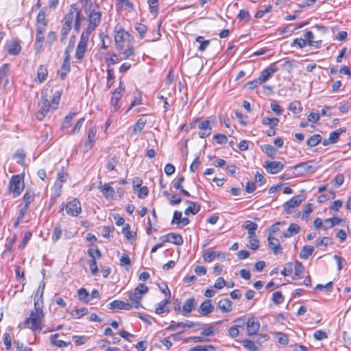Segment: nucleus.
Returning <instances> with one entry per match:
<instances>
[{
  "mask_svg": "<svg viewBox=\"0 0 351 351\" xmlns=\"http://www.w3.org/2000/svg\"><path fill=\"white\" fill-rule=\"evenodd\" d=\"M44 313L42 307L35 302L34 311H32L24 322L25 328L27 329H42L44 327Z\"/></svg>",
  "mask_w": 351,
  "mask_h": 351,
  "instance_id": "obj_1",
  "label": "nucleus"
},
{
  "mask_svg": "<svg viewBox=\"0 0 351 351\" xmlns=\"http://www.w3.org/2000/svg\"><path fill=\"white\" fill-rule=\"evenodd\" d=\"M148 291V287L143 283H141L133 291L128 292V296L131 302L132 308L134 307L136 309H138L141 306V301L143 296Z\"/></svg>",
  "mask_w": 351,
  "mask_h": 351,
  "instance_id": "obj_2",
  "label": "nucleus"
},
{
  "mask_svg": "<svg viewBox=\"0 0 351 351\" xmlns=\"http://www.w3.org/2000/svg\"><path fill=\"white\" fill-rule=\"evenodd\" d=\"M9 189L12 193L13 197L19 196L24 189L23 178L20 175H15L12 176L10 183Z\"/></svg>",
  "mask_w": 351,
  "mask_h": 351,
  "instance_id": "obj_3",
  "label": "nucleus"
},
{
  "mask_svg": "<svg viewBox=\"0 0 351 351\" xmlns=\"http://www.w3.org/2000/svg\"><path fill=\"white\" fill-rule=\"evenodd\" d=\"M126 36H129L128 32L122 29L121 27H115L114 43L115 48L118 51H123L125 47Z\"/></svg>",
  "mask_w": 351,
  "mask_h": 351,
  "instance_id": "obj_4",
  "label": "nucleus"
},
{
  "mask_svg": "<svg viewBox=\"0 0 351 351\" xmlns=\"http://www.w3.org/2000/svg\"><path fill=\"white\" fill-rule=\"evenodd\" d=\"M101 14L99 10H93L88 15L89 25L84 29L83 32L90 34L99 26L101 22Z\"/></svg>",
  "mask_w": 351,
  "mask_h": 351,
  "instance_id": "obj_5",
  "label": "nucleus"
},
{
  "mask_svg": "<svg viewBox=\"0 0 351 351\" xmlns=\"http://www.w3.org/2000/svg\"><path fill=\"white\" fill-rule=\"evenodd\" d=\"M125 92V86L123 82H119V86L112 92L110 104L115 111L118 110L121 106L120 101Z\"/></svg>",
  "mask_w": 351,
  "mask_h": 351,
  "instance_id": "obj_6",
  "label": "nucleus"
},
{
  "mask_svg": "<svg viewBox=\"0 0 351 351\" xmlns=\"http://www.w3.org/2000/svg\"><path fill=\"white\" fill-rule=\"evenodd\" d=\"M89 36L90 35L87 34V33H82L80 40L78 43L75 53V58L76 59L81 60L84 58L85 52L86 51Z\"/></svg>",
  "mask_w": 351,
  "mask_h": 351,
  "instance_id": "obj_7",
  "label": "nucleus"
},
{
  "mask_svg": "<svg viewBox=\"0 0 351 351\" xmlns=\"http://www.w3.org/2000/svg\"><path fill=\"white\" fill-rule=\"evenodd\" d=\"M66 212L68 215L76 217L81 213V204L80 202L77 199L68 202L65 208Z\"/></svg>",
  "mask_w": 351,
  "mask_h": 351,
  "instance_id": "obj_8",
  "label": "nucleus"
},
{
  "mask_svg": "<svg viewBox=\"0 0 351 351\" xmlns=\"http://www.w3.org/2000/svg\"><path fill=\"white\" fill-rule=\"evenodd\" d=\"M263 167L267 171L271 174H276L282 171L285 167L284 164L280 161H265Z\"/></svg>",
  "mask_w": 351,
  "mask_h": 351,
  "instance_id": "obj_9",
  "label": "nucleus"
},
{
  "mask_svg": "<svg viewBox=\"0 0 351 351\" xmlns=\"http://www.w3.org/2000/svg\"><path fill=\"white\" fill-rule=\"evenodd\" d=\"M278 70V68L277 63L274 62L271 64L268 67L265 68L263 71H262L258 78L262 82V83H263L267 81Z\"/></svg>",
  "mask_w": 351,
  "mask_h": 351,
  "instance_id": "obj_10",
  "label": "nucleus"
},
{
  "mask_svg": "<svg viewBox=\"0 0 351 351\" xmlns=\"http://www.w3.org/2000/svg\"><path fill=\"white\" fill-rule=\"evenodd\" d=\"M166 289H167V293H166V298L164 300H161L156 306L155 309V313L157 314H162L167 311H168V308L167 307V304L170 302L171 299V291L168 288L167 285H165Z\"/></svg>",
  "mask_w": 351,
  "mask_h": 351,
  "instance_id": "obj_11",
  "label": "nucleus"
},
{
  "mask_svg": "<svg viewBox=\"0 0 351 351\" xmlns=\"http://www.w3.org/2000/svg\"><path fill=\"white\" fill-rule=\"evenodd\" d=\"M304 200L302 195H296L292 197L291 199L285 202L283 205L285 212L290 213V210L295 207L298 206Z\"/></svg>",
  "mask_w": 351,
  "mask_h": 351,
  "instance_id": "obj_12",
  "label": "nucleus"
},
{
  "mask_svg": "<svg viewBox=\"0 0 351 351\" xmlns=\"http://www.w3.org/2000/svg\"><path fill=\"white\" fill-rule=\"evenodd\" d=\"M51 109L53 110L51 104L47 99H44L43 100V105L40 110L36 114V119L40 121L43 120L49 113Z\"/></svg>",
  "mask_w": 351,
  "mask_h": 351,
  "instance_id": "obj_13",
  "label": "nucleus"
},
{
  "mask_svg": "<svg viewBox=\"0 0 351 351\" xmlns=\"http://www.w3.org/2000/svg\"><path fill=\"white\" fill-rule=\"evenodd\" d=\"M312 161L300 162L298 165H295L293 169L298 171V174H303L306 172H315L316 168H315L311 163Z\"/></svg>",
  "mask_w": 351,
  "mask_h": 351,
  "instance_id": "obj_14",
  "label": "nucleus"
},
{
  "mask_svg": "<svg viewBox=\"0 0 351 351\" xmlns=\"http://www.w3.org/2000/svg\"><path fill=\"white\" fill-rule=\"evenodd\" d=\"M268 247L272 251V252L277 255L282 253V247L280 241L271 235L268 236L267 238Z\"/></svg>",
  "mask_w": 351,
  "mask_h": 351,
  "instance_id": "obj_15",
  "label": "nucleus"
},
{
  "mask_svg": "<svg viewBox=\"0 0 351 351\" xmlns=\"http://www.w3.org/2000/svg\"><path fill=\"white\" fill-rule=\"evenodd\" d=\"M111 184H112V182L106 183L102 185L101 182H99L100 186H99V189L104 197L107 199L110 198L112 199L115 195V191L111 186Z\"/></svg>",
  "mask_w": 351,
  "mask_h": 351,
  "instance_id": "obj_16",
  "label": "nucleus"
},
{
  "mask_svg": "<svg viewBox=\"0 0 351 351\" xmlns=\"http://www.w3.org/2000/svg\"><path fill=\"white\" fill-rule=\"evenodd\" d=\"M8 53L10 55L17 56L21 53V47L16 40L8 41L5 45Z\"/></svg>",
  "mask_w": 351,
  "mask_h": 351,
  "instance_id": "obj_17",
  "label": "nucleus"
},
{
  "mask_svg": "<svg viewBox=\"0 0 351 351\" xmlns=\"http://www.w3.org/2000/svg\"><path fill=\"white\" fill-rule=\"evenodd\" d=\"M109 309H117V310H126L129 311L132 309V304L128 302H125L121 300H115L110 302L108 304Z\"/></svg>",
  "mask_w": 351,
  "mask_h": 351,
  "instance_id": "obj_18",
  "label": "nucleus"
},
{
  "mask_svg": "<svg viewBox=\"0 0 351 351\" xmlns=\"http://www.w3.org/2000/svg\"><path fill=\"white\" fill-rule=\"evenodd\" d=\"M198 128L201 130L199 133L200 138H206L211 134L212 128L210 123L208 120H205L200 122L198 125Z\"/></svg>",
  "mask_w": 351,
  "mask_h": 351,
  "instance_id": "obj_19",
  "label": "nucleus"
},
{
  "mask_svg": "<svg viewBox=\"0 0 351 351\" xmlns=\"http://www.w3.org/2000/svg\"><path fill=\"white\" fill-rule=\"evenodd\" d=\"M214 311V306L210 300H204L199 306L198 312L204 316H206Z\"/></svg>",
  "mask_w": 351,
  "mask_h": 351,
  "instance_id": "obj_20",
  "label": "nucleus"
},
{
  "mask_svg": "<svg viewBox=\"0 0 351 351\" xmlns=\"http://www.w3.org/2000/svg\"><path fill=\"white\" fill-rule=\"evenodd\" d=\"M77 10V7L76 4H72L70 6V8L69 10V12L67 14L64 16L63 19V24L68 25L69 26L72 27V23L74 20V18L76 15V12Z\"/></svg>",
  "mask_w": 351,
  "mask_h": 351,
  "instance_id": "obj_21",
  "label": "nucleus"
},
{
  "mask_svg": "<svg viewBox=\"0 0 351 351\" xmlns=\"http://www.w3.org/2000/svg\"><path fill=\"white\" fill-rule=\"evenodd\" d=\"M196 300L194 298L186 300L182 307V315L186 316L191 313L195 308Z\"/></svg>",
  "mask_w": 351,
  "mask_h": 351,
  "instance_id": "obj_22",
  "label": "nucleus"
},
{
  "mask_svg": "<svg viewBox=\"0 0 351 351\" xmlns=\"http://www.w3.org/2000/svg\"><path fill=\"white\" fill-rule=\"evenodd\" d=\"M215 258H218L219 260H225L226 254L223 252H219L217 251H210L204 254V260L206 262H211Z\"/></svg>",
  "mask_w": 351,
  "mask_h": 351,
  "instance_id": "obj_23",
  "label": "nucleus"
},
{
  "mask_svg": "<svg viewBox=\"0 0 351 351\" xmlns=\"http://www.w3.org/2000/svg\"><path fill=\"white\" fill-rule=\"evenodd\" d=\"M196 326H197V324H195V323L190 322V321H186V322L172 321L171 324L168 327H167L165 329L169 330V329H173L175 328H180L184 329L186 328H193V327H196Z\"/></svg>",
  "mask_w": 351,
  "mask_h": 351,
  "instance_id": "obj_24",
  "label": "nucleus"
},
{
  "mask_svg": "<svg viewBox=\"0 0 351 351\" xmlns=\"http://www.w3.org/2000/svg\"><path fill=\"white\" fill-rule=\"evenodd\" d=\"M247 331V335L252 337L255 340L258 347L261 346L262 343L267 341L269 338V337L266 334H258L256 332L257 330H256L255 332H251V330Z\"/></svg>",
  "mask_w": 351,
  "mask_h": 351,
  "instance_id": "obj_25",
  "label": "nucleus"
},
{
  "mask_svg": "<svg viewBox=\"0 0 351 351\" xmlns=\"http://www.w3.org/2000/svg\"><path fill=\"white\" fill-rule=\"evenodd\" d=\"M97 133V128L95 127H92L89 129L88 132V138L87 140L84 143V147L86 152L91 149L93 145L94 138L95 137Z\"/></svg>",
  "mask_w": 351,
  "mask_h": 351,
  "instance_id": "obj_26",
  "label": "nucleus"
},
{
  "mask_svg": "<svg viewBox=\"0 0 351 351\" xmlns=\"http://www.w3.org/2000/svg\"><path fill=\"white\" fill-rule=\"evenodd\" d=\"M304 38L307 41L308 45H309L311 47H314L315 48H319L320 46L322 45V40H314L315 36L311 31H307L304 34Z\"/></svg>",
  "mask_w": 351,
  "mask_h": 351,
  "instance_id": "obj_27",
  "label": "nucleus"
},
{
  "mask_svg": "<svg viewBox=\"0 0 351 351\" xmlns=\"http://www.w3.org/2000/svg\"><path fill=\"white\" fill-rule=\"evenodd\" d=\"M167 239L164 242H171L177 245H181L183 243V239L182 236L176 233H169L166 234Z\"/></svg>",
  "mask_w": 351,
  "mask_h": 351,
  "instance_id": "obj_28",
  "label": "nucleus"
},
{
  "mask_svg": "<svg viewBox=\"0 0 351 351\" xmlns=\"http://www.w3.org/2000/svg\"><path fill=\"white\" fill-rule=\"evenodd\" d=\"M218 308L222 311L225 313H228L232 311V303L230 300L228 298L221 299L218 302L217 304Z\"/></svg>",
  "mask_w": 351,
  "mask_h": 351,
  "instance_id": "obj_29",
  "label": "nucleus"
},
{
  "mask_svg": "<svg viewBox=\"0 0 351 351\" xmlns=\"http://www.w3.org/2000/svg\"><path fill=\"white\" fill-rule=\"evenodd\" d=\"M186 203L190 206L185 210L184 214L189 215V214L195 215L200 210V206L197 202H191L187 200Z\"/></svg>",
  "mask_w": 351,
  "mask_h": 351,
  "instance_id": "obj_30",
  "label": "nucleus"
},
{
  "mask_svg": "<svg viewBox=\"0 0 351 351\" xmlns=\"http://www.w3.org/2000/svg\"><path fill=\"white\" fill-rule=\"evenodd\" d=\"M300 229V226L298 224L292 223L289 225L287 230L283 233V237L285 238L291 237L293 235L298 234Z\"/></svg>",
  "mask_w": 351,
  "mask_h": 351,
  "instance_id": "obj_31",
  "label": "nucleus"
},
{
  "mask_svg": "<svg viewBox=\"0 0 351 351\" xmlns=\"http://www.w3.org/2000/svg\"><path fill=\"white\" fill-rule=\"evenodd\" d=\"M202 336L192 337L190 339L193 342H201L208 341L207 337L212 336L214 335V330H203L202 332Z\"/></svg>",
  "mask_w": 351,
  "mask_h": 351,
  "instance_id": "obj_32",
  "label": "nucleus"
},
{
  "mask_svg": "<svg viewBox=\"0 0 351 351\" xmlns=\"http://www.w3.org/2000/svg\"><path fill=\"white\" fill-rule=\"evenodd\" d=\"M241 343L243 347L248 349L250 351H257L259 348L257 346L255 340L253 339L252 340L250 339H243L241 341Z\"/></svg>",
  "mask_w": 351,
  "mask_h": 351,
  "instance_id": "obj_33",
  "label": "nucleus"
},
{
  "mask_svg": "<svg viewBox=\"0 0 351 351\" xmlns=\"http://www.w3.org/2000/svg\"><path fill=\"white\" fill-rule=\"evenodd\" d=\"M88 254L92 258V259L89 261L90 270L92 274L95 276L98 272V267L95 261V256L91 250H88Z\"/></svg>",
  "mask_w": 351,
  "mask_h": 351,
  "instance_id": "obj_34",
  "label": "nucleus"
},
{
  "mask_svg": "<svg viewBox=\"0 0 351 351\" xmlns=\"http://www.w3.org/2000/svg\"><path fill=\"white\" fill-rule=\"evenodd\" d=\"M48 75V70L46 66L40 65L37 70L36 78L39 82H44Z\"/></svg>",
  "mask_w": 351,
  "mask_h": 351,
  "instance_id": "obj_35",
  "label": "nucleus"
},
{
  "mask_svg": "<svg viewBox=\"0 0 351 351\" xmlns=\"http://www.w3.org/2000/svg\"><path fill=\"white\" fill-rule=\"evenodd\" d=\"M34 199V193L31 190L26 191L25 193L23 195V203L24 208H29V206Z\"/></svg>",
  "mask_w": 351,
  "mask_h": 351,
  "instance_id": "obj_36",
  "label": "nucleus"
},
{
  "mask_svg": "<svg viewBox=\"0 0 351 351\" xmlns=\"http://www.w3.org/2000/svg\"><path fill=\"white\" fill-rule=\"evenodd\" d=\"M313 246L304 245L300 252V257L302 259H307L313 254Z\"/></svg>",
  "mask_w": 351,
  "mask_h": 351,
  "instance_id": "obj_37",
  "label": "nucleus"
},
{
  "mask_svg": "<svg viewBox=\"0 0 351 351\" xmlns=\"http://www.w3.org/2000/svg\"><path fill=\"white\" fill-rule=\"evenodd\" d=\"M51 343L52 345L59 348H64L71 344V342H66L64 341L58 339V335H53L51 337Z\"/></svg>",
  "mask_w": 351,
  "mask_h": 351,
  "instance_id": "obj_38",
  "label": "nucleus"
},
{
  "mask_svg": "<svg viewBox=\"0 0 351 351\" xmlns=\"http://www.w3.org/2000/svg\"><path fill=\"white\" fill-rule=\"evenodd\" d=\"M245 325L247 329H259L261 326L258 320L254 317H250L247 321L245 320Z\"/></svg>",
  "mask_w": 351,
  "mask_h": 351,
  "instance_id": "obj_39",
  "label": "nucleus"
},
{
  "mask_svg": "<svg viewBox=\"0 0 351 351\" xmlns=\"http://www.w3.org/2000/svg\"><path fill=\"white\" fill-rule=\"evenodd\" d=\"M341 221V219L337 217H332V218H328V219H326L324 220V223H329V225H324L323 226L324 229L325 230H327V229H329V228H332L333 226H336V225H339Z\"/></svg>",
  "mask_w": 351,
  "mask_h": 351,
  "instance_id": "obj_40",
  "label": "nucleus"
},
{
  "mask_svg": "<svg viewBox=\"0 0 351 351\" xmlns=\"http://www.w3.org/2000/svg\"><path fill=\"white\" fill-rule=\"evenodd\" d=\"M45 284L43 281H42L37 290H36V292L35 293V296H34V302L36 301H37L38 300V304H39V301L40 300V302L43 303V292H44V289H45Z\"/></svg>",
  "mask_w": 351,
  "mask_h": 351,
  "instance_id": "obj_41",
  "label": "nucleus"
},
{
  "mask_svg": "<svg viewBox=\"0 0 351 351\" xmlns=\"http://www.w3.org/2000/svg\"><path fill=\"white\" fill-rule=\"evenodd\" d=\"M346 132L345 128H341L334 132H332L330 134L329 137H328L329 141L330 142H332V144L337 143L341 134H342L343 132Z\"/></svg>",
  "mask_w": 351,
  "mask_h": 351,
  "instance_id": "obj_42",
  "label": "nucleus"
},
{
  "mask_svg": "<svg viewBox=\"0 0 351 351\" xmlns=\"http://www.w3.org/2000/svg\"><path fill=\"white\" fill-rule=\"evenodd\" d=\"M106 72H107L106 87H107V88H110L111 86L113 85L114 79H115L114 69L112 68H107Z\"/></svg>",
  "mask_w": 351,
  "mask_h": 351,
  "instance_id": "obj_43",
  "label": "nucleus"
},
{
  "mask_svg": "<svg viewBox=\"0 0 351 351\" xmlns=\"http://www.w3.org/2000/svg\"><path fill=\"white\" fill-rule=\"evenodd\" d=\"M243 228L247 230V234H252V232H256L258 225L252 221H245L243 224Z\"/></svg>",
  "mask_w": 351,
  "mask_h": 351,
  "instance_id": "obj_44",
  "label": "nucleus"
},
{
  "mask_svg": "<svg viewBox=\"0 0 351 351\" xmlns=\"http://www.w3.org/2000/svg\"><path fill=\"white\" fill-rule=\"evenodd\" d=\"M322 139L320 134H314L308 139L306 144L308 147H313L317 145L322 141Z\"/></svg>",
  "mask_w": 351,
  "mask_h": 351,
  "instance_id": "obj_45",
  "label": "nucleus"
},
{
  "mask_svg": "<svg viewBox=\"0 0 351 351\" xmlns=\"http://www.w3.org/2000/svg\"><path fill=\"white\" fill-rule=\"evenodd\" d=\"M70 71V62H64L61 66L60 70L58 71V75L61 80H64L66 73Z\"/></svg>",
  "mask_w": 351,
  "mask_h": 351,
  "instance_id": "obj_46",
  "label": "nucleus"
},
{
  "mask_svg": "<svg viewBox=\"0 0 351 351\" xmlns=\"http://www.w3.org/2000/svg\"><path fill=\"white\" fill-rule=\"evenodd\" d=\"M146 123L147 120L144 117H141L140 119H138V120L134 125V132L140 133L143 130Z\"/></svg>",
  "mask_w": 351,
  "mask_h": 351,
  "instance_id": "obj_47",
  "label": "nucleus"
},
{
  "mask_svg": "<svg viewBox=\"0 0 351 351\" xmlns=\"http://www.w3.org/2000/svg\"><path fill=\"white\" fill-rule=\"evenodd\" d=\"M195 40L199 43L198 50L204 51L210 44L209 40H205L204 36H199L196 38Z\"/></svg>",
  "mask_w": 351,
  "mask_h": 351,
  "instance_id": "obj_48",
  "label": "nucleus"
},
{
  "mask_svg": "<svg viewBox=\"0 0 351 351\" xmlns=\"http://www.w3.org/2000/svg\"><path fill=\"white\" fill-rule=\"evenodd\" d=\"M71 29V26H69L68 25H62V27L60 30V42L62 43H64L65 42V40L66 39V37L69 33V32Z\"/></svg>",
  "mask_w": 351,
  "mask_h": 351,
  "instance_id": "obj_49",
  "label": "nucleus"
},
{
  "mask_svg": "<svg viewBox=\"0 0 351 351\" xmlns=\"http://www.w3.org/2000/svg\"><path fill=\"white\" fill-rule=\"evenodd\" d=\"M289 110L290 111H291L294 114H298L300 113L302 110V108L301 106V104L300 101H297V100H295L293 101V102H291L290 104H289Z\"/></svg>",
  "mask_w": 351,
  "mask_h": 351,
  "instance_id": "obj_50",
  "label": "nucleus"
},
{
  "mask_svg": "<svg viewBox=\"0 0 351 351\" xmlns=\"http://www.w3.org/2000/svg\"><path fill=\"white\" fill-rule=\"evenodd\" d=\"M279 123V119L278 118H269L267 117H265L262 119V123L263 125H269L271 128H274Z\"/></svg>",
  "mask_w": 351,
  "mask_h": 351,
  "instance_id": "obj_51",
  "label": "nucleus"
},
{
  "mask_svg": "<svg viewBox=\"0 0 351 351\" xmlns=\"http://www.w3.org/2000/svg\"><path fill=\"white\" fill-rule=\"evenodd\" d=\"M78 299L81 301L88 302L90 301L89 293L84 288H80L77 291Z\"/></svg>",
  "mask_w": 351,
  "mask_h": 351,
  "instance_id": "obj_52",
  "label": "nucleus"
},
{
  "mask_svg": "<svg viewBox=\"0 0 351 351\" xmlns=\"http://www.w3.org/2000/svg\"><path fill=\"white\" fill-rule=\"evenodd\" d=\"M88 313V309L86 308H81L79 309L73 310L71 312V315L73 318L78 319L86 315Z\"/></svg>",
  "mask_w": 351,
  "mask_h": 351,
  "instance_id": "obj_53",
  "label": "nucleus"
},
{
  "mask_svg": "<svg viewBox=\"0 0 351 351\" xmlns=\"http://www.w3.org/2000/svg\"><path fill=\"white\" fill-rule=\"evenodd\" d=\"M75 116V112H69V114L64 118V120L62 125V129H67L71 125V121L73 117Z\"/></svg>",
  "mask_w": 351,
  "mask_h": 351,
  "instance_id": "obj_54",
  "label": "nucleus"
},
{
  "mask_svg": "<svg viewBox=\"0 0 351 351\" xmlns=\"http://www.w3.org/2000/svg\"><path fill=\"white\" fill-rule=\"evenodd\" d=\"M62 230L60 225H57L54 227L53 230L51 239L53 242H56L62 236Z\"/></svg>",
  "mask_w": 351,
  "mask_h": 351,
  "instance_id": "obj_55",
  "label": "nucleus"
},
{
  "mask_svg": "<svg viewBox=\"0 0 351 351\" xmlns=\"http://www.w3.org/2000/svg\"><path fill=\"white\" fill-rule=\"evenodd\" d=\"M276 338L277 339V341L284 346H286L289 343V339L285 333L282 332H276L275 334Z\"/></svg>",
  "mask_w": 351,
  "mask_h": 351,
  "instance_id": "obj_56",
  "label": "nucleus"
},
{
  "mask_svg": "<svg viewBox=\"0 0 351 351\" xmlns=\"http://www.w3.org/2000/svg\"><path fill=\"white\" fill-rule=\"evenodd\" d=\"M119 62L118 56L113 53L110 57L105 58V62L106 63L108 68H111L110 66L115 64Z\"/></svg>",
  "mask_w": 351,
  "mask_h": 351,
  "instance_id": "obj_57",
  "label": "nucleus"
},
{
  "mask_svg": "<svg viewBox=\"0 0 351 351\" xmlns=\"http://www.w3.org/2000/svg\"><path fill=\"white\" fill-rule=\"evenodd\" d=\"M245 325V319L243 317L237 318L234 324L229 327L228 329H239V328H243Z\"/></svg>",
  "mask_w": 351,
  "mask_h": 351,
  "instance_id": "obj_58",
  "label": "nucleus"
},
{
  "mask_svg": "<svg viewBox=\"0 0 351 351\" xmlns=\"http://www.w3.org/2000/svg\"><path fill=\"white\" fill-rule=\"evenodd\" d=\"M81 10L77 8L76 15L74 18V29L77 32H79L81 27Z\"/></svg>",
  "mask_w": 351,
  "mask_h": 351,
  "instance_id": "obj_59",
  "label": "nucleus"
},
{
  "mask_svg": "<svg viewBox=\"0 0 351 351\" xmlns=\"http://www.w3.org/2000/svg\"><path fill=\"white\" fill-rule=\"evenodd\" d=\"M142 103V96L140 92H138L137 95L134 97V99L132 101L127 112H128L133 107L140 105Z\"/></svg>",
  "mask_w": 351,
  "mask_h": 351,
  "instance_id": "obj_60",
  "label": "nucleus"
},
{
  "mask_svg": "<svg viewBox=\"0 0 351 351\" xmlns=\"http://www.w3.org/2000/svg\"><path fill=\"white\" fill-rule=\"evenodd\" d=\"M303 272H304V266H303V265L300 261H295V272H294L295 276H298V278H301L302 274H303Z\"/></svg>",
  "mask_w": 351,
  "mask_h": 351,
  "instance_id": "obj_61",
  "label": "nucleus"
},
{
  "mask_svg": "<svg viewBox=\"0 0 351 351\" xmlns=\"http://www.w3.org/2000/svg\"><path fill=\"white\" fill-rule=\"evenodd\" d=\"M237 18L240 21H245V22L249 21L250 19V16L248 10L245 9L241 10L237 16Z\"/></svg>",
  "mask_w": 351,
  "mask_h": 351,
  "instance_id": "obj_62",
  "label": "nucleus"
},
{
  "mask_svg": "<svg viewBox=\"0 0 351 351\" xmlns=\"http://www.w3.org/2000/svg\"><path fill=\"white\" fill-rule=\"evenodd\" d=\"M272 300L276 304H282L284 302V297L280 291H276L273 293Z\"/></svg>",
  "mask_w": 351,
  "mask_h": 351,
  "instance_id": "obj_63",
  "label": "nucleus"
},
{
  "mask_svg": "<svg viewBox=\"0 0 351 351\" xmlns=\"http://www.w3.org/2000/svg\"><path fill=\"white\" fill-rule=\"evenodd\" d=\"M269 156L274 158L276 154V149L271 145H265L263 149Z\"/></svg>",
  "mask_w": 351,
  "mask_h": 351,
  "instance_id": "obj_64",
  "label": "nucleus"
}]
</instances>
